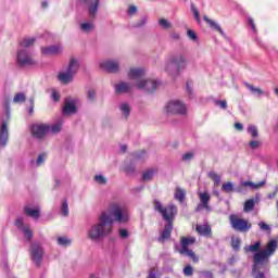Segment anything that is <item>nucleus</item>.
<instances>
[{
	"label": "nucleus",
	"instance_id": "nucleus-1",
	"mask_svg": "<svg viewBox=\"0 0 278 278\" xmlns=\"http://www.w3.org/2000/svg\"><path fill=\"white\" fill-rule=\"evenodd\" d=\"M129 220H131L129 210L121 202H111L108 208L98 216V222L91 224L87 229V240L101 242L108 236H112L114 223L127 225Z\"/></svg>",
	"mask_w": 278,
	"mask_h": 278
},
{
	"label": "nucleus",
	"instance_id": "nucleus-2",
	"mask_svg": "<svg viewBox=\"0 0 278 278\" xmlns=\"http://www.w3.org/2000/svg\"><path fill=\"white\" fill-rule=\"evenodd\" d=\"M187 60L184 53L170 54L165 61L164 71L172 77H177L186 68Z\"/></svg>",
	"mask_w": 278,
	"mask_h": 278
},
{
	"label": "nucleus",
	"instance_id": "nucleus-3",
	"mask_svg": "<svg viewBox=\"0 0 278 278\" xmlns=\"http://www.w3.org/2000/svg\"><path fill=\"white\" fill-rule=\"evenodd\" d=\"M153 207H154L155 212L161 214V216H162L163 220H165V223L173 225V223L175 222V218L177 216V213H178L177 206L175 204L170 203V204H167L166 206H164V204H162V202L160 200H154Z\"/></svg>",
	"mask_w": 278,
	"mask_h": 278
},
{
	"label": "nucleus",
	"instance_id": "nucleus-4",
	"mask_svg": "<svg viewBox=\"0 0 278 278\" xmlns=\"http://www.w3.org/2000/svg\"><path fill=\"white\" fill-rule=\"evenodd\" d=\"M79 67L80 65L77 59H70L66 71L60 72L58 75L59 81L65 85L73 83V79H75V76L77 75V73H79Z\"/></svg>",
	"mask_w": 278,
	"mask_h": 278
},
{
	"label": "nucleus",
	"instance_id": "nucleus-5",
	"mask_svg": "<svg viewBox=\"0 0 278 278\" xmlns=\"http://www.w3.org/2000/svg\"><path fill=\"white\" fill-rule=\"evenodd\" d=\"M194 242H197V238L194 237H190V238L181 237V241H180L181 249L178 251V253H180V255H186L187 257H190V260H192V262L197 264V262H199V256H197L194 251L188 249L189 247H192Z\"/></svg>",
	"mask_w": 278,
	"mask_h": 278
},
{
	"label": "nucleus",
	"instance_id": "nucleus-6",
	"mask_svg": "<svg viewBox=\"0 0 278 278\" xmlns=\"http://www.w3.org/2000/svg\"><path fill=\"white\" fill-rule=\"evenodd\" d=\"M16 62L20 68H25L27 66H35L36 61L31 55V52L24 48H18L16 53Z\"/></svg>",
	"mask_w": 278,
	"mask_h": 278
},
{
	"label": "nucleus",
	"instance_id": "nucleus-7",
	"mask_svg": "<svg viewBox=\"0 0 278 278\" xmlns=\"http://www.w3.org/2000/svg\"><path fill=\"white\" fill-rule=\"evenodd\" d=\"M229 223L231 229H233V231H239L240 233H247V231L252 227L249 220L240 218L238 215L233 214L229 216Z\"/></svg>",
	"mask_w": 278,
	"mask_h": 278
},
{
	"label": "nucleus",
	"instance_id": "nucleus-8",
	"mask_svg": "<svg viewBox=\"0 0 278 278\" xmlns=\"http://www.w3.org/2000/svg\"><path fill=\"white\" fill-rule=\"evenodd\" d=\"M165 112H167V114L186 116V114H188V108L179 100H172L165 105Z\"/></svg>",
	"mask_w": 278,
	"mask_h": 278
},
{
	"label": "nucleus",
	"instance_id": "nucleus-9",
	"mask_svg": "<svg viewBox=\"0 0 278 278\" xmlns=\"http://www.w3.org/2000/svg\"><path fill=\"white\" fill-rule=\"evenodd\" d=\"M275 251H277V240L273 239L267 243L266 249L255 253L253 257H256V260H261L263 262H267L268 264L270 262L271 255H275Z\"/></svg>",
	"mask_w": 278,
	"mask_h": 278
},
{
	"label": "nucleus",
	"instance_id": "nucleus-10",
	"mask_svg": "<svg viewBox=\"0 0 278 278\" xmlns=\"http://www.w3.org/2000/svg\"><path fill=\"white\" fill-rule=\"evenodd\" d=\"M268 271V263L253 256L252 277L253 278H266Z\"/></svg>",
	"mask_w": 278,
	"mask_h": 278
},
{
	"label": "nucleus",
	"instance_id": "nucleus-11",
	"mask_svg": "<svg viewBox=\"0 0 278 278\" xmlns=\"http://www.w3.org/2000/svg\"><path fill=\"white\" fill-rule=\"evenodd\" d=\"M136 87L138 90H142L143 92L151 94V92H155V90H157V81L151 78H143L136 83Z\"/></svg>",
	"mask_w": 278,
	"mask_h": 278
},
{
	"label": "nucleus",
	"instance_id": "nucleus-12",
	"mask_svg": "<svg viewBox=\"0 0 278 278\" xmlns=\"http://www.w3.org/2000/svg\"><path fill=\"white\" fill-rule=\"evenodd\" d=\"M30 256L35 265L38 267L42 264V257L45 256V250L40 243H31L30 245Z\"/></svg>",
	"mask_w": 278,
	"mask_h": 278
},
{
	"label": "nucleus",
	"instance_id": "nucleus-13",
	"mask_svg": "<svg viewBox=\"0 0 278 278\" xmlns=\"http://www.w3.org/2000/svg\"><path fill=\"white\" fill-rule=\"evenodd\" d=\"M30 134L36 140H45L47 134H49L47 124H33L30 126Z\"/></svg>",
	"mask_w": 278,
	"mask_h": 278
},
{
	"label": "nucleus",
	"instance_id": "nucleus-14",
	"mask_svg": "<svg viewBox=\"0 0 278 278\" xmlns=\"http://www.w3.org/2000/svg\"><path fill=\"white\" fill-rule=\"evenodd\" d=\"M100 68L106 73H121V61L118 60H106L100 63Z\"/></svg>",
	"mask_w": 278,
	"mask_h": 278
},
{
	"label": "nucleus",
	"instance_id": "nucleus-15",
	"mask_svg": "<svg viewBox=\"0 0 278 278\" xmlns=\"http://www.w3.org/2000/svg\"><path fill=\"white\" fill-rule=\"evenodd\" d=\"M81 3H87L88 5V14L91 21L97 18V14L99 13V7L101 5V0H79Z\"/></svg>",
	"mask_w": 278,
	"mask_h": 278
},
{
	"label": "nucleus",
	"instance_id": "nucleus-16",
	"mask_svg": "<svg viewBox=\"0 0 278 278\" xmlns=\"http://www.w3.org/2000/svg\"><path fill=\"white\" fill-rule=\"evenodd\" d=\"M200 204L195 207V212H201V210H206L207 212H212V207L210 206V193L200 192L199 193Z\"/></svg>",
	"mask_w": 278,
	"mask_h": 278
},
{
	"label": "nucleus",
	"instance_id": "nucleus-17",
	"mask_svg": "<svg viewBox=\"0 0 278 278\" xmlns=\"http://www.w3.org/2000/svg\"><path fill=\"white\" fill-rule=\"evenodd\" d=\"M63 114L65 116H71L72 114H77V101L73 98H66L63 106Z\"/></svg>",
	"mask_w": 278,
	"mask_h": 278
},
{
	"label": "nucleus",
	"instance_id": "nucleus-18",
	"mask_svg": "<svg viewBox=\"0 0 278 278\" xmlns=\"http://www.w3.org/2000/svg\"><path fill=\"white\" fill-rule=\"evenodd\" d=\"M146 75V71L142 67H131L128 72V77L131 81H134V86H136L137 81L143 79Z\"/></svg>",
	"mask_w": 278,
	"mask_h": 278
},
{
	"label": "nucleus",
	"instance_id": "nucleus-19",
	"mask_svg": "<svg viewBox=\"0 0 278 278\" xmlns=\"http://www.w3.org/2000/svg\"><path fill=\"white\" fill-rule=\"evenodd\" d=\"M15 227H17V229H20L24 233V238H26L28 241L34 238V232L31 231V229H29V226H25V224L23 223V217H18L15 220Z\"/></svg>",
	"mask_w": 278,
	"mask_h": 278
},
{
	"label": "nucleus",
	"instance_id": "nucleus-20",
	"mask_svg": "<svg viewBox=\"0 0 278 278\" xmlns=\"http://www.w3.org/2000/svg\"><path fill=\"white\" fill-rule=\"evenodd\" d=\"M264 186H266V180H262L258 184H255L253 181H243L236 189V192H243L244 188H251L252 190H260V188H264Z\"/></svg>",
	"mask_w": 278,
	"mask_h": 278
},
{
	"label": "nucleus",
	"instance_id": "nucleus-21",
	"mask_svg": "<svg viewBox=\"0 0 278 278\" xmlns=\"http://www.w3.org/2000/svg\"><path fill=\"white\" fill-rule=\"evenodd\" d=\"M115 92L117 94H128V92H131L134 90V85L130 83L121 81L114 86Z\"/></svg>",
	"mask_w": 278,
	"mask_h": 278
},
{
	"label": "nucleus",
	"instance_id": "nucleus-22",
	"mask_svg": "<svg viewBox=\"0 0 278 278\" xmlns=\"http://www.w3.org/2000/svg\"><path fill=\"white\" fill-rule=\"evenodd\" d=\"M62 51H63V48L61 45L41 48L42 55H60Z\"/></svg>",
	"mask_w": 278,
	"mask_h": 278
},
{
	"label": "nucleus",
	"instance_id": "nucleus-23",
	"mask_svg": "<svg viewBox=\"0 0 278 278\" xmlns=\"http://www.w3.org/2000/svg\"><path fill=\"white\" fill-rule=\"evenodd\" d=\"M118 110L123 121H128L131 115V104H129V102H121Z\"/></svg>",
	"mask_w": 278,
	"mask_h": 278
},
{
	"label": "nucleus",
	"instance_id": "nucleus-24",
	"mask_svg": "<svg viewBox=\"0 0 278 278\" xmlns=\"http://www.w3.org/2000/svg\"><path fill=\"white\" fill-rule=\"evenodd\" d=\"M10 138V132L8 130V122L3 121L0 128V144L5 147Z\"/></svg>",
	"mask_w": 278,
	"mask_h": 278
},
{
	"label": "nucleus",
	"instance_id": "nucleus-25",
	"mask_svg": "<svg viewBox=\"0 0 278 278\" xmlns=\"http://www.w3.org/2000/svg\"><path fill=\"white\" fill-rule=\"evenodd\" d=\"M170 233H173V224H166L160 237L157 238V242L164 244L166 240H170Z\"/></svg>",
	"mask_w": 278,
	"mask_h": 278
},
{
	"label": "nucleus",
	"instance_id": "nucleus-26",
	"mask_svg": "<svg viewBox=\"0 0 278 278\" xmlns=\"http://www.w3.org/2000/svg\"><path fill=\"white\" fill-rule=\"evenodd\" d=\"M24 214L29 218H34V220H38V218H40V206L31 207L26 205L24 206Z\"/></svg>",
	"mask_w": 278,
	"mask_h": 278
},
{
	"label": "nucleus",
	"instance_id": "nucleus-27",
	"mask_svg": "<svg viewBox=\"0 0 278 278\" xmlns=\"http://www.w3.org/2000/svg\"><path fill=\"white\" fill-rule=\"evenodd\" d=\"M62 125H64V122H62V119L58 121L52 125L47 124L48 134H52V136H58V134L62 131Z\"/></svg>",
	"mask_w": 278,
	"mask_h": 278
},
{
	"label": "nucleus",
	"instance_id": "nucleus-28",
	"mask_svg": "<svg viewBox=\"0 0 278 278\" xmlns=\"http://www.w3.org/2000/svg\"><path fill=\"white\" fill-rule=\"evenodd\" d=\"M203 18H204L205 23H207V25H210L211 29L218 31V34H220V36H225V30H223V28L220 27V25H218V23H216L214 20H210V17H207V15H204Z\"/></svg>",
	"mask_w": 278,
	"mask_h": 278
},
{
	"label": "nucleus",
	"instance_id": "nucleus-29",
	"mask_svg": "<svg viewBox=\"0 0 278 278\" xmlns=\"http://www.w3.org/2000/svg\"><path fill=\"white\" fill-rule=\"evenodd\" d=\"M195 231L200 236H205L206 238H210V236H212V227H210L208 225H198L195 227Z\"/></svg>",
	"mask_w": 278,
	"mask_h": 278
},
{
	"label": "nucleus",
	"instance_id": "nucleus-30",
	"mask_svg": "<svg viewBox=\"0 0 278 278\" xmlns=\"http://www.w3.org/2000/svg\"><path fill=\"white\" fill-rule=\"evenodd\" d=\"M68 214H70L68 200L64 199L61 201L60 215L63 216V218H68Z\"/></svg>",
	"mask_w": 278,
	"mask_h": 278
},
{
	"label": "nucleus",
	"instance_id": "nucleus-31",
	"mask_svg": "<svg viewBox=\"0 0 278 278\" xmlns=\"http://www.w3.org/2000/svg\"><path fill=\"white\" fill-rule=\"evenodd\" d=\"M36 43V38L30 37V38H24L21 42H20V49H27L29 50L30 47H34V45Z\"/></svg>",
	"mask_w": 278,
	"mask_h": 278
},
{
	"label": "nucleus",
	"instance_id": "nucleus-32",
	"mask_svg": "<svg viewBox=\"0 0 278 278\" xmlns=\"http://www.w3.org/2000/svg\"><path fill=\"white\" fill-rule=\"evenodd\" d=\"M155 175H157V170L155 168L147 169L142 174V181H152Z\"/></svg>",
	"mask_w": 278,
	"mask_h": 278
},
{
	"label": "nucleus",
	"instance_id": "nucleus-33",
	"mask_svg": "<svg viewBox=\"0 0 278 278\" xmlns=\"http://www.w3.org/2000/svg\"><path fill=\"white\" fill-rule=\"evenodd\" d=\"M86 99L88 103H97V89L94 88L87 89Z\"/></svg>",
	"mask_w": 278,
	"mask_h": 278
},
{
	"label": "nucleus",
	"instance_id": "nucleus-34",
	"mask_svg": "<svg viewBox=\"0 0 278 278\" xmlns=\"http://www.w3.org/2000/svg\"><path fill=\"white\" fill-rule=\"evenodd\" d=\"M262 248V242L257 241L254 244L251 245H245L243 248V251L245 253H257L260 251V249Z\"/></svg>",
	"mask_w": 278,
	"mask_h": 278
},
{
	"label": "nucleus",
	"instance_id": "nucleus-35",
	"mask_svg": "<svg viewBox=\"0 0 278 278\" xmlns=\"http://www.w3.org/2000/svg\"><path fill=\"white\" fill-rule=\"evenodd\" d=\"M245 88L252 92V94H257V97L264 96V91L260 87H255L249 83H244Z\"/></svg>",
	"mask_w": 278,
	"mask_h": 278
},
{
	"label": "nucleus",
	"instance_id": "nucleus-36",
	"mask_svg": "<svg viewBox=\"0 0 278 278\" xmlns=\"http://www.w3.org/2000/svg\"><path fill=\"white\" fill-rule=\"evenodd\" d=\"M132 156H134V160H137L139 162H144V160L149 157L146 150H138L134 152Z\"/></svg>",
	"mask_w": 278,
	"mask_h": 278
},
{
	"label": "nucleus",
	"instance_id": "nucleus-37",
	"mask_svg": "<svg viewBox=\"0 0 278 278\" xmlns=\"http://www.w3.org/2000/svg\"><path fill=\"white\" fill-rule=\"evenodd\" d=\"M174 198L176 199V201H179V203H184L185 199H186V190L181 189V188H176Z\"/></svg>",
	"mask_w": 278,
	"mask_h": 278
},
{
	"label": "nucleus",
	"instance_id": "nucleus-38",
	"mask_svg": "<svg viewBox=\"0 0 278 278\" xmlns=\"http://www.w3.org/2000/svg\"><path fill=\"white\" fill-rule=\"evenodd\" d=\"M159 27H161V29H164V30L173 29V23H170V21L164 17H161L159 20Z\"/></svg>",
	"mask_w": 278,
	"mask_h": 278
},
{
	"label": "nucleus",
	"instance_id": "nucleus-39",
	"mask_svg": "<svg viewBox=\"0 0 278 278\" xmlns=\"http://www.w3.org/2000/svg\"><path fill=\"white\" fill-rule=\"evenodd\" d=\"M124 173H126V175H136V163L130 162L125 164L124 166Z\"/></svg>",
	"mask_w": 278,
	"mask_h": 278
},
{
	"label": "nucleus",
	"instance_id": "nucleus-40",
	"mask_svg": "<svg viewBox=\"0 0 278 278\" xmlns=\"http://www.w3.org/2000/svg\"><path fill=\"white\" fill-rule=\"evenodd\" d=\"M80 30L84 34H90V31L94 30V24L92 22L81 23Z\"/></svg>",
	"mask_w": 278,
	"mask_h": 278
},
{
	"label": "nucleus",
	"instance_id": "nucleus-41",
	"mask_svg": "<svg viewBox=\"0 0 278 278\" xmlns=\"http://www.w3.org/2000/svg\"><path fill=\"white\" fill-rule=\"evenodd\" d=\"M222 190L224 192H226L227 194H229L230 192H236V189L233 188V182H231V181L224 182L222 185Z\"/></svg>",
	"mask_w": 278,
	"mask_h": 278
},
{
	"label": "nucleus",
	"instance_id": "nucleus-42",
	"mask_svg": "<svg viewBox=\"0 0 278 278\" xmlns=\"http://www.w3.org/2000/svg\"><path fill=\"white\" fill-rule=\"evenodd\" d=\"M27 96L24 92H18L13 98V103H25Z\"/></svg>",
	"mask_w": 278,
	"mask_h": 278
},
{
	"label": "nucleus",
	"instance_id": "nucleus-43",
	"mask_svg": "<svg viewBox=\"0 0 278 278\" xmlns=\"http://www.w3.org/2000/svg\"><path fill=\"white\" fill-rule=\"evenodd\" d=\"M253 207H255V200H247L243 206L244 212H253Z\"/></svg>",
	"mask_w": 278,
	"mask_h": 278
},
{
	"label": "nucleus",
	"instance_id": "nucleus-44",
	"mask_svg": "<svg viewBox=\"0 0 278 278\" xmlns=\"http://www.w3.org/2000/svg\"><path fill=\"white\" fill-rule=\"evenodd\" d=\"M208 177L214 181L215 186H220V176L216 172H210Z\"/></svg>",
	"mask_w": 278,
	"mask_h": 278
},
{
	"label": "nucleus",
	"instance_id": "nucleus-45",
	"mask_svg": "<svg viewBox=\"0 0 278 278\" xmlns=\"http://www.w3.org/2000/svg\"><path fill=\"white\" fill-rule=\"evenodd\" d=\"M93 180L96 181V184H99L100 186H105V184H108V178H105V176L103 175H96L93 177Z\"/></svg>",
	"mask_w": 278,
	"mask_h": 278
},
{
	"label": "nucleus",
	"instance_id": "nucleus-46",
	"mask_svg": "<svg viewBox=\"0 0 278 278\" xmlns=\"http://www.w3.org/2000/svg\"><path fill=\"white\" fill-rule=\"evenodd\" d=\"M248 132L252 136V138H257L260 136V131L257 130V127L253 125L248 127Z\"/></svg>",
	"mask_w": 278,
	"mask_h": 278
},
{
	"label": "nucleus",
	"instance_id": "nucleus-47",
	"mask_svg": "<svg viewBox=\"0 0 278 278\" xmlns=\"http://www.w3.org/2000/svg\"><path fill=\"white\" fill-rule=\"evenodd\" d=\"M118 236L122 240H127V238H129V230H127V228H119Z\"/></svg>",
	"mask_w": 278,
	"mask_h": 278
},
{
	"label": "nucleus",
	"instance_id": "nucleus-48",
	"mask_svg": "<svg viewBox=\"0 0 278 278\" xmlns=\"http://www.w3.org/2000/svg\"><path fill=\"white\" fill-rule=\"evenodd\" d=\"M58 244H60V247H68L71 244V239L66 237H60L58 238Z\"/></svg>",
	"mask_w": 278,
	"mask_h": 278
},
{
	"label": "nucleus",
	"instance_id": "nucleus-49",
	"mask_svg": "<svg viewBox=\"0 0 278 278\" xmlns=\"http://www.w3.org/2000/svg\"><path fill=\"white\" fill-rule=\"evenodd\" d=\"M240 244H242V241L240 240V238L231 239V247L233 251H240Z\"/></svg>",
	"mask_w": 278,
	"mask_h": 278
},
{
	"label": "nucleus",
	"instance_id": "nucleus-50",
	"mask_svg": "<svg viewBox=\"0 0 278 278\" xmlns=\"http://www.w3.org/2000/svg\"><path fill=\"white\" fill-rule=\"evenodd\" d=\"M184 275H185V277H192V275H194V269L192 268V266L187 265L184 268Z\"/></svg>",
	"mask_w": 278,
	"mask_h": 278
},
{
	"label": "nucleus",
	"instance_id": "nucleus-51",
	"mask_svg": "<svg viewBox=\"0 0 278 278\" xmlns=\"http://www.w3.org/2000/svg\"><path fill=\"white\" fill-rule=\"evenodd\" d=\"M191 11L193 13V16H194L195 21L198 23H201V15L199 13V9H197V7H194V4L191 5Z\"/></svg>",
	"mask_w": 278,
	"mask_h": 278
},
{
	"label": "nucleus",
	"instance_id": "nucleus-52",
	"mask_svg": "<svg viewBox=\"0 0 278 278\" xmlns=\"http://www.w3.org/2000/svg\"><path fill=\"white\" fill-rule=\"evenodd\" d=\"M187 36L193 42H197L199 40V37L197 36V33H194V30H192V29L187 30Z\"/></svg>",
	"mask_w": 278,
	"mask_h": 278
},
{
	"label": "nucleus",
	"instance_id": "nucleus-53",
	"mask_svg": "<svg viewBox=\"0 0 278 278\" xmlns=\"http://www.w3.org/2000/svg\"><path fill=\"white\" fill-rule=\"evenodd\" d=\"M214 103L220 108V110H227V100H215Z\"/></svg>",
	"mask_w": 278,
	"mask_h": 278
},
{
	"label": "nucleus",
	"instance_id": "nucleus-54",
	"mask_svg": "<svg viewBox=\"0 0 278 278\" xmlns=\"http://www.w3.org/2000/svg\"><path fill=\"white\" fill-rule=\"evenodd\" d=\"M45 160H47V154L45 153L39 154L36 161V165L42 166V164H45Z\"/></svg>",
	"mask_w": 278,
	"mask_h": 278
},
{
	"label": "nucleus",
	"instance_id": "nucleus-55",
	"mask_svg": "<svg viewBox=\"0 0 278 278\" xmlns=\"http://www.w3.org/2000/svg\"><path fill=\"white\" fill-rule=\"evenodd\" d=\"M194 159V152H187L185 154H182V162H190V160Z\"/></svg>",
	"mask_w": 278,
	"mask_h": 278
},
{
	"label": "nucleus",
	"instance_id": "nucleus-56",
	"mask_svg": "<svg viewBox=\"0 0 278 278\" xmlns=\"http://www.w3.org/2000/svg\"><path fill=\"white\" fill-rule=\"evenodd\" d=\"M148 21H149V17L143 16V17H141V20L139 22H137L135 24V27H137V28L144 27V25H147Z\"/></svg>",
	"mask_w": 278,
	"mask_h": 278
},
{
	"label": "nucleus",
	"instance_id": "nucleus-57",
	"mask_svg": "<svg viewBox=\"0 0 278 278\" xmlns=\"http://www.w3.org/2000/svg\"><path fill=\"white\" fill-rule=\"evenodd\" d=\"M169 38L172 40H174L175 42H179V40H181V35L179 33H177V31H172L169 34Z\"/></svg>",
	"mask_w": 278,
	"mask_h": 278
},
{
	"label": "nucleus",
	"instance_id": "nucleus-58",
	"mask_svg": "<svg viewBox=\"0 0 278 278\" xmlns=\"http://www.w3.org/2000/svg\"><path fill=\"white\" fill-rule=\"evenodd\" d=\"M28 102H29L28 114L31 116L34 114L35 98L34 97L29 98Z\"/></svg>",
	"mask_w": 278,
	"mask_h": 278
},
{
	"label": "nucleus",
	"instance_id": "nucleus-59",
	"mask_svg": "<svg viewBox=\"0 0 278 278\" xmlns=\"http://www.w3.org/2000/svg\"><path fill=\"white\" fill-rule=\"evenodd\" d=\"M249 146L252 149H260V147H262V141L252 140V141H250Z\"/></svg>",
	"mask_w": 278,
	"mask_h": 278
},
{
	"label": "nucleus",
	"instance_id": "nucleus-60",
	"mask_svg": "<svg viewBox=\"0 0 278 278\" xmlns=\"http://www.w3.org/2000/svg\"><path fill=\"white\" fill-rule=\"evenodd\" d=\"M200 275H201L203 278H214V274H212V271H210V270L200 271Z\"/></svg>",
	"mask_w": 278,
	"mask_h": 278
},
{
	"label": "nucleus",
	"instance_id": "nucleus-61",
	"mask_svg": "<svg viewBox=\"0 0 278 278\" xmlns=\"http://www.w3.org/2000/svg\"><path fill=\"white\" fill-rule=\"evenodd\" d=\"M258 227H261L262 231H270V226H268V224L261 222L258 224Z\"/></svg>",
	"mask_w": 278,
	"mask_h": 278
},
{
	"label": "nucleus",
	"instance_id": "nucleus-62",
	"mask_svg": "<svg viewBox=\"0 0 278 278\" xmlns=\"http://www.w3.org/2000/svg\"><path fill=\"white\" fill-rule=\"evenodd\" d=\"M136 12H138V8L136 5H130L128 8V14L129 16H134V14H136Z\"/></svg>",
	"mask_w": 278,
	"mask_h": 278
},
{
	"label": "nucleus",
	"instance_id": "nucleus-63",
	"mask_svg": "<svg viewBox=\"0 0 278 278\" xmlns=\"http://www.w3.org/2000/svg\"><path fill=\"white\" fill-rule=\"evenodd\" d=\"M51 98L54 100L55 103H58V101H60V93H58V91L53 90Z\"/></svg>",
	"mask_w": 278,
	"mask_h": 278
},
{
	"label": "nucleus",
	"instance_id": "nucleus-64",
	"mask_svg": "<svg viewBox=\"0 0 278 278\" xmlns=\"http://www.w3.org/2000/svg\"><path fill=\"white\" fill-rule=\"evenodd\" d=\"M248 23L254 31H257V28L255 27V22L252 17H249Z\"/></svg>",
	"mask_w": 278,
	"mask_h": 278
}]
</instances>
